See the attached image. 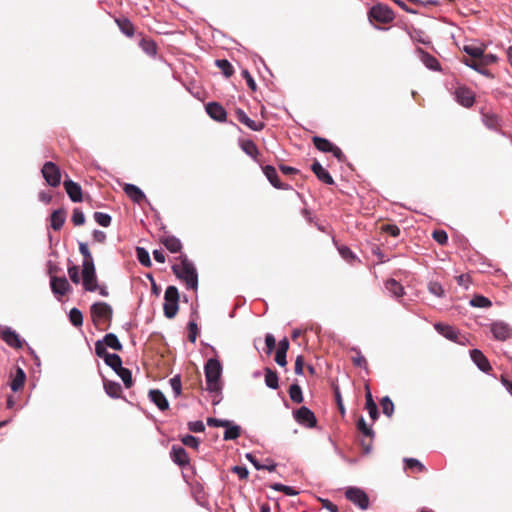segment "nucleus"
<instances>
[{
	"instance_id": "f257e3e1",
	"label": "nucleus",
	"mask_w": 512,
	"mask_h": 512,
	"mask_svg": "<svg viewBox=\"0 0 512 512\" xmlns=\"http://www.w3.org/2000/svg\"><path fill=\"white\" fill-rule=\"evenodd\" d=\"M177 259L180 263L172 266L173 273L186 284L187 289L196 290L198 286V274L194 264L185 254H180Z\"/></svg>"
},
{
	"instance_id": "f03ea898",
	"label": "nucleus",
	"mask_w": 512,
	"mask_h": 512,
	"mask_svg": "<svg viewBox=\"0 0 512 512\" xmlns=\"http://www.w3.org/2000/svg\"><path fill=\"white\" fill-rule=\"evenodd\" d=\"M207 390L210 392H218L220 390L219 379L222 373V367L217 359H209L204 367Z\"/></svg>"
},
{
	"instance_id": "7ed1b4c3",
	"label": "nucleus",
	"mask_w": 512,
	"mask_h": 512,
	"mask_svg": "<svg viewBox=\"0 0 512 512\" xmlns=\"http://www.w3.org/2000/svg\"><path fill=\"white\" fill-rule=\"evenodd\" d=\"M90 310L93 323L98 329H103L101 327L103 324H107L106 328L110 326L113 310L109 304L97 302L91 306Z\"/></svg>"
},
{
	"instance_id": "20e7f679",
	"label": "nucleus",
	"mask_w": 512,
	"mask_h": 512,
	"mask_svg": "<svg viewBox=\"0 0 512 512\" xmlns=\"http://www.w3.org/2000/svg\"><path fill=\"white\" fill-rule=\"evenodd\" d=\"M395 18L394 11L386 4L378 3L368 11V19L371 23L389 24Z\"/></svg>"
},
{
	"instance_id": "39448f33",
	"label": "nucleus",
	"mask_w": 512,
	"mask_h": 512,
	"mask_svg": "<svg viewBox=\"0 0 512 512\" xmlns=\"http://www.w3.org/2000/svg\"><path fill=\"white\" fill-rule=\"evenodd\" d=\"M164 304H163V311L164 315L172 319L176 316L178 309H179V292L177 287L175 286H168L165 290L164 294Z\"/></svg>"
},
{
	"instance_id": "423d86ee",
	"label": "nucleus",
	"mask_w": 512,
	"mask_h": 512,
	"mask_svg": "<svg viewBox=\"0 0 512 512\" xmlns=\"http://www.w3.org/2000/svg\"><path fill=\"white\" fill-rule=\"evenodd\" d=\"M497 60L498 57L496 55L485 54V52H482V56H480L478 60L463 59V63L483 75L491 76V73L486 69V67L496 63Z\"/></svg>"
},
{
	"instance_id": "0eeeda50",
	"label": "nucleus",
	"mask_w": 512,
	"mask_h": 512,
	"mask_svg": "<svg viewBox=\"0 0 512 512\" xmlns=\"http://www.w3.org/2000/svg\"><path fill=\"white\" fill-rule=\"evenodd\" d=\"M312 141H313L314 146L319 151L332 153L333 156L335 158H337V160L339 162H344L346 160V157H345L344 153L342 152V150L339 147H337L336 145H334L332 142H330L328 139L322 138L319 136H314L312 138Z\"/></svg>"
},
{
	"instance_id": "6e6552de",
	"label": "nucleus",
	"mask_w": 512,
	"mask_h": 512,
	"mask_svg": "<svg viewBox=\"0 0 512 512\" xmlns=\"http://www.w3.org/2000/svg\"><path fill=\"white\" fill-rule=\"evenodd\" d=\"M82 284L84 289L89 292H94L98 289L94 263L82 265Z\"/></svg>"
},
{
	"instance_id": "1a4fd4ad",
	"label": "nucleus",
	"mask_w": 512,
	"mask_h": 512,
	"mask_svg": "<svg viewBox=\"0 0 512 512\" xmlns=\"http://www.w3.org/2000/svg\"><path fill=\"white\" fill-rule=\"evenodd\" d=\"M42 175L46 182L52 186L57 187L61 182V172L59 167L53 162H46L42 167Z\"/></svg>"
},
{
	"instance_id": "9d476101",
	"label": "nucleus",
	"mask_w": 512,
	"mask_h": 512,
	"mask_svg": "<svg viewBox=\"0 0 512 512\" xmlns=\"http://www.w3.org/2000/svg\"><path fill=\"white\" fill-rule=\"evenodd\" d=\"M345 496L349 501L359 506L362 510L367 509L369 506V498L367 494L359 488H348L345 492Z\"/></svg>"
},
{
	"instance_id": "9b49d317",
	"label": "nucleus",
	"mask_w": 512,
	"mask_h": 512,
	"mask_svg": "<svg viewBox=\"0 0 512 512\" xmlns=\"http://www.w3.org/2000/svg\"><path fill=\"white\" fill-rule=\"evenodd\" d=\"M294 418L299 424L309 428H313L317 424L315 414L306 406H302L296 410L294 412Z\"/></svg>"
},
{
	"instance_id": "f8f14e48",
	"label": "nucleus",
	"mask_w": 512,
	"mask_h": 512,
	"mask_svg": "<svg viewBox=\"0 0 512 512\" xmlns=\"http://www.w3.org/2000/svg\"><path fill=\"white\" fill-rule=\"evenodd\" d=\"M434 327L439 334H441L448 340H451L459 344H464L462 339L464 340L465 337L461 336L459 331L455 327L443 323H436Z\"/></svg>"
},
{
	"instance_id": "ddd939ff",
	"label": "nucleus",
	"mask_w": 512,
	"mask_h": 512,
	"mask_svg": "<svg viewBox=\"0 0 512 512\" xmlns=\"http://www.w3.org/2000/svg\"><path fill=\"white\" fill-rule=\"evenodd\" d=\"M490 331L493 334V337L499 341H505L512 335L511 327L503 321L493 322L490 325Z\"/></svg>"
},
{
	"instance_id": "4468645a",
	"label": "nucleus",
	"mask_w": 512,
	"mask_h": 512,
	"mask_svg": "<svg viewBox=\"0 0 512 512\" xmlns=\"http://www.w3.org/2000/svg\"><path fill=\"white\" fill-rule=\"evenodd\" d=\"M455 98L460 105L466 108L472 107L475 102L474 92L465 86H459L456 88Z\"/></svg>"
},
{
	"instance_id": "2eb2a0df",
	"label": "nucleus",
	"mask_w": 512,
	"mask_h": 512,
	"mask_svg": "<svg viewBox=\"0 0 512 512\" xmlns=\"http://www.w3.org/2000/svg\"><path fill=\"white\" fill-rule=\"evenodd\" d=\"M262 171L273 187L282 190H287L290 188L289 185L284 184L279 180L277 171L273 166L265 165L262 167Z\"/></svg>"
},
{
	"instance_id": "dca6fc26",
	"label": "nucleus",
	"mask_w": 512,
	"mask_h": 512,
	"mask_svg": "<svg viewBox=\"0 0 512 512\" xmlns=\"http://www.w3.org/2000/svg\"><path fill=\"white\" fill-rule=\"evenodd\" d=\"M357 429L367 438H369V442L366 443L365 440H362L361 441V444H362V447L364 449V451L366 453H368L371 449V443H372V439L374 437V431L372 430L371 427H369L364 418L363 417H360L357 421Z\"/></svg>"
},
{
	"instance_id": "f3484780",
	"label": "nucleus",
	"mask_w": 512,
	"mask_h": 512,
	"mask_svg": "<svg viewBox=\"0 0 512 512\" xmlns=\"http://www.w3.org/2000/svg\"><path fill=\"white\" fill-rule=\"evenodd\" d=\"M63 185L66 193L73 202L82 201V188L78 183L68 179L64 181Z\"/></svg>"
},
{
	"instance_id": "a211bd4d",
	"label": "nucleus",
	"mask_w": 512,
	"mask_h": 512,
	"mask_svg": "<svg viewBox=\"0 0 512 512\" xmlns=\"http://www.w3.org/2000/svg\"><path fill=\"white\" fill-rule=\"evenodd\" d=\"M172 460L180 467H185L189 464L190 459L186 450L178 445H173L171 449Z\"/></svg>"
},
{
	"instance_id": "6ab92c4d",
	"label": "nucleus",
	"mask_w": 512,
	"mask_h": 512,
	"mask_svg": "<svg viewBox=\"0 0 512 512\" xmlns=\"http://www.w3.org/2000/svg\"><path fill=\"white\" fill-rule=\"evenodd\" d=\"M470 356L473 362L477 365V367L483 372H489L492 367L490 365L487 357L478 349H473L470 351Z\"/></svg>"
},
{
	"instance_id": "aec40b11",
	"label": "nucleus",
	"mask_w": 512,
	"mask_h": 512,
	"mask_svg": "<svg viewBox=\"0 0 512 512\" xmlns=\"http://www.w3.org/2000/svg\"><path fill=\"white\" fill-rule=\"evenodd\" d=\"M236 119L253 131H261L264 128L263 122L250 119L242 109H236Z\"/></svg>"
},
{
	"instance_id": "412c9836",
	"label": "nucleus",
	"mask_w": 512,
	"mask_h": 512,
	"mask_svg": "<svg viewBox=\"0 0 512 512\" xmlns=\"http://www.w3.org/2000/svg\"><path fill=\"white\" fill-rule=\"evenodd\" d=\"M207 114L216 121H224L226 119V110L217 102H210L206 105Z\"/></svg>"
},
{
	"instance_id": "4be33fe9",
	"label": "nucleus",
	"mask_w": 512,
	"mask_h": 512,
	"mask_svg": "<svg viewBox=\"0 0 512 512\" xmlns=\"http://www.w3.org/2000/svg\"><path fill=\"white\" fill-rule=\"evenodd\" d=\"M1 338L7 345L12 348L19 349L22 347V341L19 335L10 328H6L1 331Z\"/></svg>"
},
{
	"instance_id": "5701e85b",
	"label": "nucleus",
	"mask_w": 512,
	"mask_h": 512,
	"mask_svg": "<svg viewBox=\"0 0 512 512\" xmlns=\"http://www.w3.org/2000/svg\"><path fill=\"white\" fill-rule=\"evenodd\" d=\"M311 170L316 175L319 181L327 185L334 184V180L330 173L325 168H323L322 165L317 160H315L311 165Z\"/></svg>"
},
{
	"instance_id": "b1692460",
	"label": "nucleus",
	"mask_w": 512,
	"mask_h": 512,
	"mask_svg": "<svg viewBox=\"0 0 512 512\" xmlns=\"http://www.w3.org/2000/svg\"><path fill=\"white\" fill-rule=\"evenodd\" d=\"M51 289L53 293L63 296L69 291L70 284L65 277L53 276L51 278Z\"/></svg>"
},
{
	"instance_id": "393cba45",
	"label": "nucleus",
	"mask_w": 512,
	"mask_h": 512,
	"mask_svg": "<svg viewBox=\"0 0 512 512\" xmlns=\"http://www.w3.org/2000/svg\"><path fill=\"white\" fill-rule=\"evenodd\" d=\"M160 242L171 253H180L182 250L181 241L173 235L162 236Z\"/></svg>"
},
{
	"instance_id": "a878e982",
	"label": "nucleus",
	"mask_w": 512,
	"mask_h": 512,
	"mask_svg": "<svg viewBox=\"0 0 512 512\" xmlns=\"http://www.w3.org/2000/svg\"><path fill=\"white\" fill-rule=\"evenodd\" d=\"M123 190L134 203L140 204L146 200L144 193L134 184H125Z\"/></svg>"
},
{
	"instance_id": "bb28decb",
	"label": "nucleus",
	"mask_w": 512,
	"mask_h": 512,
	"mask_svg": "<svg viewBox=\"0 0 512 512\" xmlns=\"http://www.w3.org/2000/svg\"><path fill=\"white\" fill-rule=\"evenodd\" d=\"M149 398L161 411H165L169 408L168 400L160 390L151 389L149 391Z\"/></svg>"
},
{
	"instance_id": "cd10ccee",
	"label": "nucleus",
	"mask_w": 512,
	"mask_h": 512,
	"mask_svg": "<svg viewBox=\"0 0 512 512\" xmlns=\"http://www.w3.org/2000/svg\"><path fill=\"white\" fill-rule=\"evenodd\" d=\"M51 228L55 231H59L66 220V211L63 208L57 209L52 212L51 217Z\"/></svg>"
},
{
	"instance_id": "c85d7f7f",
	"label": "nucleus",
	"mask_w": 512,
	"mask_h": 512,
	"mask_svg": "<svg viewBox=\"0 0 512 512\" xmlns=\"http://www.w3.org/2000/svg\"><path fill=\"white\" fill-rule=\"evenodd\" d=\"M289 349V341L287 338L280 340L278 344V349L275 355V361L280 366H285L287 364L286 354Z\"/></svg>"
},
{
	"instance_id": "c756f323",
	"label": "nucleus",
	"mask_w": 512,
	"mask_h": 512,
	"mask_svg": "<svg viewBox=\"0 0 512 512\" xmlns=\"http://www.w3.org/2000/svg\"><path fill=\"white\" fill-rule=\"evenodd\" d=\"M117 26L120 31L125 34L127 37H133L135 34V28L133 23L125 17L115 19Z\"/></svg>"
},
{
	"instance_id": "7c9ffc66",
	"label": "nucleus",
	"mask_w": 512,
	"mask_h": 512,
	"mask_svg": "<svg viewBox=\"0 0 512 512\" xmlns=\"http://www.w3.org/2000/svg\"><path fill=\"white\" fill-rule=\"evenodd\" d=\"M483 122L491 130L500 131L501 129V119L494 113L483 114Z\"/></svg>"
},
{
	"instance_id": "2f4dec72",
	"label": "nucleus",
	"mask_w": 512,
	"mask_h": 512,
	"mask_svg": "<svg viewBox=\"0 0 512 512\" xmlns=\"http://www.w3.org/2000/svg\"><path fill=\"white\" fill-rule=\"evenodd\" d=\"M385 288L395 297L400 298L404 295V287L395 279L391 278L385 282Z\"/></svg>"
},
{
	"instance_id": "473e14b6",
	"label": "nucleus",
	"mask_w": 512,
	"mask_h": 512,
	"mask_svg": "<svg viewBox=\"0 0 512 512\" xmlns=\"http://www.w3.org/2000/svg\"><path fill=\"white\" fill-rule=\"evenodd\" d=\"M486 46H476L473 44L464 45L463 51L470 56L469 60H478L482 56V52H485ZM468 60V58H466Z\"/></svg>"
},
{
	"instance_id": "72a5a7b5",
	"label": "nucleus",
	"mask_w": 512,
	"mask_h": 512,
	"mask_svg": "<svg viewBox=\"0 0 512 512\" xmlns=\"http://www.w3.org/2000/svg\"><path fill=\"white\" fill-rule=\"evenodd\" d=\"M103 384H104L105 392L110 397H112V398L120 397V395L122 393V388L119 383L105 379Z\"/></svg>"
},
{
	"instance_id": "f704fd0d",
	"label": "nucleus",
	"mask_w": 512,
	"mask_h": 512,
	"mask_svg": "<svg viewBox=\"0 0 512 512\" xmlns=\"http://www.w3.org/2000/svg\"><path fill=\"white\" fill-rule=\"evenodd\" d=\"M26 381V374L21 368H17L16 374L14 375L12 382L10 384L11 389L14 392L19 391L22 389Z\"/></svg>"
},
{
	"instance_id": "c9c22d12",
	"label": "nucleus",
	"mask_w": 512,
	"mask_h": 512,
	"mask_svg": "<svg viewBox=\"0 0 512 512\" xmlns=\"http://www.w3.org/2000/svg\"><path fill=\"white\" fill-rule=\"evenodd\" d=\"M139 45L147 55L154 57L157 54V45L151 38L143 37Z\"/></svg>"
},
{
	"instance_id": "e433bc0d",
	"label": "nucleus",
	"mask_w": 512,
	"mask_h": 512,
	"mask_svg": "<svg viewBox=\"0 0 512 512\" xmlns=\"http://www.w3.org/2000/svg\"><path fill=\"white\" fill-rule=\"evenodd\" d=\"M366 409L368 410L369 416L372 420H376L378 418V408L376 403L373 400L372 394L369 388H366Z\"/></svg>"
},
{
	"instance_id": "4c0bfd02",
	"label": "nucleus",
	"mask_w": 512,
	"mask_h": 512,
	"mask_svg": "<svg viewBox=\"0 0 512 512\" xmlns=\"http://www.w3.org/2000/svg\"><path fill=\"white\" fill-rule=\"evenodd\" d=\"M278 374L276 371L265 368V384L271 389H277L279 387Z\"/></svg>"
},
{
	"instance_id": "58836bf2",
	"label": "nucleus",
	"mask_w": 512,
	"mask_h": 512,
	"mask_svg": "<svg viewBox=\"0 0 512 512\" xmlns=\"http://www.w3.org/2000/svg\"><path fill=\"white\" fill-rule=\"evenodd\" d=\"M102 341L107 347H110L113 350L121 351L123 349L118 337L113 333L106 334Z\"/></svg>"
},
{
	"instance_id": "ea45409f",
	"label": "nucleus",
	"mask_w": 512,
	"mask_h": 512,
	"mask_svg": "<svg viewBox=\"0 0 512 512\" xmlns=\"http://www.w3.org/2000/svg\"><path fill=\"white\" fill-rule=\"evenodd\" d=\"M241 148L247 155L252 157L254 160H257V157L259 155V150H258L256 144L252 140L242 141Z\"/></svg>"
},
{
	"instance_id": "a19ab883",
	"label": "nucleus",
	"mask_w": 512,
	"mask_h": 512,
	"mask_svg": "<svg viewBox=\"0 0 512 512\" xmlns=\"http://www.w3.org/2000/svg\"><path fill=\"white\" fill-rule=\"evenodd\" d=\"M216 65L219 69H221L222 73L226 77H231L234 73L233 66L231 63L226 59H218L216 60Z\"/></svg>"
},
{
	"instance_id": "79ce46f5",
	"label": "nucleus",
	"mask_w": 512,
	"mask_h": 512,
	"mask_svg": "<svg viewBox=\"0 0 512 512\" xmlns=\"http://www.w3.org/2000/svg\"><path fill=\"white\" fill-rule=\"evenodd\" d=\"M471 306L473 307H479V308H488L492 306V302L482 295H475L471 301Z\"/></svg>"
},
{
	"instance_id": "37998d69",
	"label": "nucleus",
	"mask_w": 512,
	"mask_h": 512,
	"mask_svg": "<svg viewBox=\"0 0 512 512\" xmlns=\"http://www.w3.org/2000/svg\"><path fill=\"white\" fill-rule=\"evenodd\" d=\"M290 399L295 403L303 402V395L301 387L298 384H292L289 388Z\"/></svg>"
},
{
	"instance_id": "c03bdc74",
	"label": "nucleus",
	"mask_w": 512,
	"mask_h": 512,
	"mask_svg": "<svg viewBox=\"0 0 512 512\" xmlns=\"http://www.w3.org/2000/svg\"><path fill=\"white\" fill-rule=\"evenodd\" d=\"M380 405H381L383 414H385L387 417H391L393 415L394 404L388 396H385L381 399Z\"/></svg>"
},
{
	"instance_id": "a18cd8bd",
	"label": "nucleus",
	"mask_w": 512,
	"mask_h": 512,
	"mask_svg": "<svg viewBox=\"0 0 512 512\" xmlns=\"http://www.w3.org/2000/svg\"><path fill=\"white\" fill-rule=\"evenodd\" d=\"M226 431L224 432V440H235L240 436L241 428L238 425L225 427Z\"/></svg>"
},
{
	"instance_id": "49530a36",
	"label": "nucleus",
	"mask_w": 512,
	"mask_h": 512,
	"mask_svg": "<svg viewBox=\"0 0 512 512\" xmlns=\"http://www.w3.org/2000/svg\"><path fill=\"white\" fill-rule=\"evenodd\" d=\"M116 373L122 379L126 388H130L132 386V373L129 369L121 367Z\"/></svg>"
},
{
	"instance_id": "de8ad7c7",
	"label": "nucleus",
	"mask_w": 512,
	"mask_h": 512,
	"mask_svg": "<svg viewBox=\"0 0 512 512\" xmlns=\"http://www.w3.org/2000/svg\"><path fill=\"white\" fill-rule=\"evenodd\" d=\"M105 363L111 367L115 372H117L122 367V359L117 354H111L106 358Z\"/></svg>"
},
{
	"instance_id": "09e8293b",
	"label": "nucleus",
	"mask_w": 512,
	"mask_h": 512,
	"mask_svg": "<svg viewBox=\"0 0 512 512\" xmlns=\"http://www.w3.org/2000/svg\"><path fill=\"white\" fill-rule=\"evenodd\" d=\"M69 320L75 327H80L83 324V315L77 308H72L69 313Z\"/></svg>"
},
{
	"instance_id": "8fccbe9b",
	"label": "nucleus",
	"mask_w": 512,
	"mask_h": 512,
	"mask_svg": "<svg viewBox=\"0 0 512 512\" xmlns=\"http://www.w3.org/2000/svg\"><path fill=\"white\" fill-rule=\"evenodd\" d=\"M136 252H137L138 261L143 266L150 267L152 263H151V260H150L149 253L144 248H141V247H138L136 249Z\"/></svg>"
},
{
	"instance_id": "3c124183",
	"label": "nucleus",
	"mask_w": 512,
	"mask_h": 512,
	"mask_svg": "<svg viewBox=\"0 0 512 512\" xmlns=\"http://www.w3.org/2000/svg\"><path fill=\"white\" fill-rule=\"evenodd\" d=\"M404 463L406 469H416L420 473L425 471L424 465L415 458H406Z\"/></svg>"
},
{
	"instance_id": "603ef678",
	"label": "nucleus",
	"mask_w": 512,
	"mask_h": 512,
	"mask_svg": "<svg viewBox=\"0 0 512 512\" xmlns=\"http://www.w3.org/2000/svg\"><path fill=\"white\" fill-rule=\"evenodd\" d=\"M270 487L273 490L281 491V492H283L284 494H286L288 496H295V495L298 494V491H296L293 487L286 486V485H283V484H280V483L271 484Z\"/></svg>"
},
{
	"instance_id": "864d4df0",
	"label": "nucleus",
	"mask_w": 512,
	"mask_h": 512,
	"mask_svg": "<svg viewBox=\"0 0 512 512\" xmlns=\"http://www.w3.org/2000/svg\"><path fill=\"white\" fill-rule=\"evenodd\" d=\"M94 219L99 225L103 227H108L111 224V216L106 213L95 212Z\"/></svg>"
},
{
	"instance_id": "5fc2aeb1",
	"label": "nucleus",
	"mask_w": 512,
	"mask_h": 512,
	"mask_svg": "<svg viewBox=\"0 0 512 512\" xmlns=\"http://www.w3.org/2000/svg\"><path fill=\"white\" fill-rule=\"evenodd\" d=\"M79 251L83 256V265H86L87 263L93 264V258L92 255L88 249V246L86 243H80L79 244Z\"/></svg>"
},
{
	"instance_id": "6e6d98bb",
	"label": "nucleus",
	"mask_w": 512,
	"mask_h": 512,
	"mask_svg": "<svg viewBox=\"0 0 512 512\" xmlns=\"http://www.w3.org/2000/svg\"><path fill=\"white\" fill-rule=\"evenodd\" d=\"M106 347L107 346L103 343L102 340H98L95 343V353L98 357L102 358L103 360H105L106 358H108V356L111 355V353L107 352Z\"/></svg>"
},
{
	"instance_id": "4d7b16f0",
	"label": "nucleus",
	"mask_w": 512,
	"mask_h": 512,
	"mask_svg": "<svg viewBox=\"0 0 512 512\" xmlns=\"http://www.w3.org/2000/svg\"><path fill=\"white\" fill-rule=\"evenodd\" d=\"M353 351L356 353V355L351 358L354 366L366 368L367 367L366 358L360 353V351H358L356 349H353Z\"/></svg>"
},
{
	"instance_id": "13d9d810",
	"label": "nucleus",
	"mask_w": 512,
	"mask_h": 512,
	"mask_svg": "<svg viewBox=\"0 0 512 512\" xmlns=\"http://www.w3.org/2000/svg\"><path fill=\"white\" fill-rule=\"evenodd\" d=\"M71 221L75 226L83 225L85 222V216L79 208L73 210Z\"/></svg>"
},
{
	"instance_id": "bf43d9fd",
	"label": "nucleus",
	"mask_w": 512,
	"mask_h": 512,
	"mask_svg": "<svg viewBox=\"0 0 512 512\" xmlns=\"http://www.w3.org/2000/svg\"><path fill=\"white\" fill-rule=\"evenodd\" d=\"M181 442L185 446H188L193 449H198V447H199V440L196 437L189 435V434L181 437Z\"/></svg>"
},
{
	"instance_id": "052dcab7",
	"label": "nucleus",
	"mask_w": 512,
	"mask_h": 512,
	"mask_svg": "<svg viewBox=\"0 0 512 512\" xmlns=\"http://www.w3.org/2000/svg\"><path fill=\"white\" fill-rule=\"evenodd\" d=\"M433 239L440 245H445L448 242V235L444 230H435L432 233Z\"/></svg>"
},
{
	"instance_id": "680f3d73",
	"label": "nucleus",
	"mask_w": 512,
	"mask_h": 512,
	"mask_svg": "<svg viewBox=\"0 0 512 512\" xmlns=\"http://www.w3.org/2000/svg\"><path fill=\"white\" fill-rule=\"evenodd\" d=\"M428 289H429L430 293H432L433 295H435L437 297H443L445 294L444 288L438 282H430L428 285Z\"/></svg>"
},
{
	"instance_id": "e2e57ef3",
	"label": "nucleus",
	"mask_w": 512,
	"mask_h": 512,
	"mask_svg": "<svg viewBox=\"0 0 512 512\" xmlns=\"http://www.w3.org/2000/svg\"><path fill=\"white\" fill-rule=\"evenodd\" d=\"M170 385L176 397L181 394L182 391V383L179 375L174 376L170 379Z\"/></svg>"
},
{
	"instance_id": "0e129e2a",
	"label": "nucleus",
	"mask_w": 512,
	"mask_h": 512,
	"mask_svg": "<svg viewBox=\"0 0 512 512\" xmlns=\"http://www.w3.org/2000/svg\"><path fill=\"white\" fill-rule=\"evenodd\" d=\"M197 335H198V326H197L196 322L190 321L188 323V340L192 343H195L196 339H197Z\"/></svg>"
},
{
	"instance_id": "69168bd1",
	"label": "nucleus",
	"mask_w": 512,
	"mask_h": 512,
	"mask_svg": "<svg viewBox=\"0 0 512 512\" xmlns=\"http://www.w3.org/2000/svg\"><path fill=\"white\" fill-rule=\"evenodd\" d=\"M381 231H383L393 237H398L400 235V229L395 224H384L381 226Z\"/></svg>"
},
{
	"instance_id": "338daca9",
	"label": "nucleus",
	"mask_w": 512,
	"mask_h": 512,
	"mask_svg": "<svg viewBox=\"0 0 512 512\" xmlns=\"http://www.w3.org/2000/svg\"><path fill=\"white\" fill-rule=\"evenodd\" d=\"M68 275L74 284L80 283L79 268L76 265L68 267Z\"/></svg>"
},
{
	"instance_id": "774afa93",
	"label": "nucleus",
	"mask_w": 512,
	"mask_h": 512,
	"mask_svg": "<svg viewBox=\"0 0 512 512\" xmlns=\"http://www.w3.org/2000/svg\"><path fill=\"white\" fill-rule=\"evenodd\" d=\"M231 471L235 473L241 480H245L248 478L249 472L244 466H233Z\"/></svg>"
}]
</instances>
